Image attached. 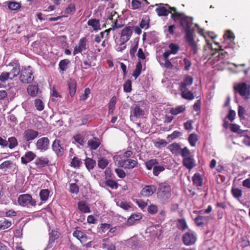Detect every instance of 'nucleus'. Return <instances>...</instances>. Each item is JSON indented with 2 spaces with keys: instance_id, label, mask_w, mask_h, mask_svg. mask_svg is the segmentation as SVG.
<instances>
[{
  "instance_id": "obj_31",
  "label": "nucleus",
  "mask_w": 250,
  "mask_h": 250,
  "mask_svg": "<svg viewBox=\"0 0 250 250\" xmlns=\"http://www.w3.org/2000/svg\"><path fill=\"white\" fill-rule=\"evenodd\" d=\"M84 164L85 167L89 170H92L96 165V162L95 160L92 158L86 157L84 160Z\"/></svg>"
},
{
  "instance_id": "obj_58",
  "label": "nucleus",
  "mask_w": 250,
  "mask_h": 250,
  "mask_svg": "<svg viewBox=\"0 0 250 250\" xmlns=\"http://www.w3.org/2000/svg\"><path fill=\"white\" fill-rule=\"evenodd\" d=\"M177 227L179 229H181V230H185L186 229H187L188 227V226H187V224L185 219H178Z\"/></svg>"
},
{
  "instance_id": "obj_29",
  "label": "nucleus",
  "mask_w": 250,
  "mask_h": 250,
  "mask_svg": "<svg viewBox=\"0 0 250 250\" xmlns=\"http://www.w3.org/2000/svg\"><path fill=\"white\" fill-rule=\"evenodd\" d=\"M156 11L159 17L167 16L170 13L163 4H160L159 6L156 9Z\"/></svg>"
},
{
  "instance_id": "obj_57",
  "label": "nucleus",
  "mask_w": 250,
  "mask_h": 250,
  "mask_svg": "<svg viewBox=\"0 0 250 250\" xmlns=\"http://www.w3.org/2000/svg\"><path fill=\"white\" fill-rule=\"evenodd\" d=\"M180 155H181L183 159L192 156L190 150L187 147H184L183 148H181Z\"/></svg>"
},
{
  "instance_id": "obj_53",
  "label": "nucleus",
  "mask_w": 250,
  "mask_h": 250,
  "mask_svg": "<svg viewBox=\"0 0 250 250\" xmlns=\"http://www.w3.org/2000/svg\"><path fill=\"white\" fill-rule=\"evenodd\" d=\"M35 106L38 111H42L43 110L44 106L42 100L39 99H35L34 101Z\"/></svg>"
},
{
  "instance_id": "obj_20",
  "label": "nucleus",
  "mask_w": 250,
  "mask_h": 250,
  "mask_svg": "<svg viewBox=\"0 0 250 250\" xmlns=\"http://www.w3.org/2000/svg\"><path fill=\"white\" fill-rule=\"evenodd\" d=\"M181 91V96L184 99L191 101L194 99L193 93L187 88H179Z\"/></svg>"
},
{
  "instance_id": "obj_4",
  "label": "nucleus",
  "mask_w": 250,
  "mask_h": 250,
  "mask_svg": "<svg viewBox=\"0 0 250 250\" xmlns=\"http://www.w3.org/2000/svg\"><path fill=\"white\" fill-rule=\"evenodd\" d=\"M234 89L244 99L250 98V85H248L245 83H240L234 86Z\"/></svg>"
},
{
  "instance_id": "obj_40",
  "label": "nucleus",
  "mask_w": 250,
  "mask_h": 250,
  "mask_svg": "<svg viewBox=\"0 0 250 250\" xmlns=\"http://www.w3.org/2000/svg\"><path fill=\"white\" fill-rule=\"evenodd\" d=\"M78 209L83 213H89L90 212L89 207L83 201H80L78 203Z\"/></svg>"
},
{
  "instance_id": "obj_42",
  "label": "nucleus",
  "mask_w": 250,
  "mask_h": 250,
  "mask_svg": "<svg viewBox=\"0 0 250 250\" xmlns=\"http://www.w3.org/2000/svg\"><path fill=\"white\" fill-rule=\"evenodd\" d=\"M11 225V221H8L5 218L0 220V229H5L10 227Z\"/></svg>"
},
{
  "instance_id": "obj_7",
  "label": "nucleus",
  "mask_w": 250,
  "mask_h": 250,
  "mask_svg": "<svg viewBox=\"0 0 250 250\" xmlns=\"http://www.w3.org/2000/svg\"><path fill=\"white\" fill-rule=\"evenodd\" d=\"M171 188L167 182L161 183L159 184L158 193L164 197L168 198L170 195Z\"/></svg>"
},
{
  "instance_id": "obj_39",
  "label": "nucleus",
  "mask_w": 250,
  "mask_h": 250,
  "mask_svg": "<svg viewBox=\"0 0 250 250\" xmlns=\"http://www.w3.org/2000/svg\"><path fill=\"white\" fill-rule=\"evenodd\" d=\"M192 181L196 186L200 187L202 186L203 179L199 173L194 174L192 177Z\"/></svg>"
},
{
  "instance_id": "obj_11",
  "label": "nucleus",
  "mask_w": 250,
  "mask_h": 250,
  "mask_svg": "<svg viewBox=\"0 0 250 250\" xmlns=\"http://www.w3.org/2000/svg\"><path fill=\"white\" fill-rule=\"evenodd\" d=\"M87 39L86 37H83L80 39L78 45H76L74 48L73 54L75 55L78 53H80L83 50L87 49L86 43Z\"/></svg>"
},
{
  "instance_id": "obj_24",
  "label": "nucleus",
  "mask_w": 250,
  "mask_h": 250,
  "mask_svg": "<svg viewBox=\"0 0 250 250\" xmlns=\"http://www.w3.org/2000/svg\"><path fill=\"white\" fill-rule=\"evenodd\" d=\"M168 148L172 154L176 156L180 155L182 148L179 144L176 143H172L169 145Z\"/></svg>"
},
{
  "instance_id": "obj_36",
  "label": "nucleus",
  "mask_w": 250,
  "mask_h": 250,
  "mask_svg": "<svg viewBox=\"0 0 250 250\" xmlns=\"http://www.w3.org/2000/svg\"><path fill=\"white\" fill-rule=\"evenodd\" d=\"M142 69V64L141 61H139L136 64V67L134 70L133 71L132 76L136 79L141 74Z\"/></svg>"
},
{
  "instance_id": "obj_33",
  "label": "nucleus",
  "mask_w": 250,
  "mask_h": 250,
  "mask_svg": "<svg viewBox=\"0 0 250 250\" xmlns=\"http://www.w3.org/2000/svg\"><path fill=\"white\" fill-rule=\"evenodd\" d=\"M87 24L92 26L94 30H98L101 29L100 23L99 20L96 19H91L88 20Z\"/></svg>"
},
{
  "instance_id": "obj_26",
  "label": "nucleus",
  "mask_w": 250,
  "mask_h": 250,
  "mask_svg": "<svg viewBox=\"0 0 250 250\" xmlns=\"http://www.w3.org/2000/svg\"><path fill=\"white\" fill-rule=\"evenodd\" d=\"M193 79L189 76H187L183 81L179 84V88H187L188 86L191 85L193 83Z\"/></svg>"
},
{
  "instance_id": "obj_9",
  "label": "nucleus",
  "mask_w": 250,
  "mask_h": 250,
  "mask_svg": "<svg viewBox=\"0 0 250 250\" xmlns=\"http://www.w3.org/2000/svg\"><path fill=\"white\" fill-rule=\"evenodd\" d=\"M52 148L58 157L62 156L64 152V146L61 144V140L55 139L52 145Z\"/></svg>"
},
{
  "instance_id": "obj_59",
  "label": "nucleus",
  "mask_w": 250,
  "mask_h": 250,
  "mask_svg": "<svg viewBox=\"0 0 250 250\" xmlns=\"http://www.w3.org/2000/svg\"><path fill=\"white\" fill-rule=\"evenodd\" d=\"M167 144V142L164 139H160L156 142L154 146L158 148H162L165 147Z\"/></svg>"
},
{
  "instance_id": "obj_23",
  "label": "nucleus",
  "mask_w": 250,
  "mask_h": 250,
  "mask_svg": "<svg viewBox=\"0 0 250 250\" xmlns=\"http://www.w3.org/2000/svg\"><path fill=\"white\" fill-rule=\"evenodd\" d=\"M28 93L32 97H36L40 92L38 84H30L27 88ZM41 92V91H40Z\"/></svg>"
},
{
  "instance_id": "obj_13",
  "label": "nucleus",
  "mask_w": 250,
  "mask_h": 250,
  "mask_svg": "<svg viewBox=\"0 0 250 250\" xmlns=\"http://www.w3.org/2000/svg\"><path fill=\"white\" fill-rule=\"evenodd\" d=\"M38 135V131L32 129H27L24 131L23 137L26 142H30L36 138Z\"/></svg>"
},
{
  "instance_id": "obj_62",
  "label": "nucleus",
  "mask_w": 250,
  "mask_h": 250,
  "mask_svg": "<svg viewBox=\"0 0 250 250\" xmlns=\"http://www.w3.org/2000/svg\"><path fill=\"white\" fill-rule=\"evenodd\" d=\"M147 211L151 214H156L158 212V207L155 205L151 204L147 208Z\"/></svg>"
},
{
  "instance_id": "obj_51",
  "label": "nucleus",
  "mask_w": 250,
  "mask_h": 250,
  "mask_svg": "<svg viewBox=\"0 0 250 250\" xmlns=\"http://www.w3.org/2000/svg\"><path fill=\"white\" fill-rule=\"evenodd\" d=\"M82 164L81 159L77 157H74L71 162V166L75 168H79Z\"/></svg>"
},
{
  "instance_id": "obj_15",
  "label": "nucleus",
  "mask_w": 250,
  "mask_h": 250,
  "mask_svg": "<svg viewBox=\"0 0 250 250\" xmlns=\"http://www.w3.org/2000/svg\"><path fill=\"white\" fill-rule=\"evenodd\" d=\"M49 144V139L47 137H42L37 141L36 146L38 149L45 151L48 148Z\"/></svg>"
},
{
  "instance_id": "obj_30",
  "label": "nucleus",
  "mask_w": 250,
  "mask_h": 250,
  "mask_svg": "<svg viewBox=\"0 0 250 250\" xmlns=\"http://www.w3.org/2000/svg\"><path fill=\"white\" fill-rule=\"evenodd\" d=\"M73 236L77 238L81 243L87 239L86 235L83 232L79 230H75L73 233Z\"/></svg>"
},
{
  "instance_id": "obj_3",
  "label": "nucleus",
  "mask_w": 250,
  "mask_h": 250,
  "mask_svg": "<svg viewBox=\"0 0 250 250\" xmlns=\"http://www.w3.org/2000/svg\"><path fill=\"white\" fill-rule=\"evenodd\" d=\"M34 79L32 67L28 66L22 68L20 72V80L23 83H30Z\"/></svg>"
},
{
  "instance_id": "obj_64",
  "label": "nucleus",
  "mask_w": 250,
  "mask_h": 250,
  "mask_svg": "<svg viewBox=\"0 0 250 250\" xmlns=\"http://www.w3.org/2000/svg\"><path fill=\"white\" fill-rule=\"evenodd\" d=\"M246 110L245 108L241 105H239L238 107V114L241 120H244L245 119L244 116Z\"/></svg>"
},
{
  "instance_id": "obj_27",
  "label": "nucleus",
  "mask_w": 250,
  "mask_h": 250,
  "mask_svg": "<svg viewBox=\"0 0 250 250\" xmlns=\"http://www.w3.org/2000/svg\"><path fill=\"white\" fill-rule=\"evenodd\" d=\"M142 218L141 213L132 214L127 219V225L132 226L135 223L136 221H139Z\"/></svg>"
},
{
  "instance_id": "obj_46",
  "label": "nucleus",
  "mask_w": 250,
  "mask_h": 250,
  "mask_svg": "<svg viewBox=\"0 0 250 250\" xmlns=\"http://www.w3.org/2000/svg\"><path fill=\"white\" fill-rule=\"evenodd\" d=\"M105 184L112 189H117L118 188V184L116 181L112 180V179L105 180Z\"/></svg>"
},
{
  "instance_id": "obj_34",
  "label": "nucleus",
  "mask_w": 250,
  "mask_h": 250,
  "mask_svg": "<svg viewBox=\"0 0 250 250\" xmlns=\"http://www.w3.org/2000/svg\"><path fill=\"white\" fill-rule=\"evenodd\" d=\"M186 110L185 105H180L176 107H172L170 109L169 112L173 115H177L184 112Z\"/></svg>"
},
{
  "instance_id": "obj_6",
  "label": "nucleus",
  "mask_w": 250,
  "mask_h": 250,
  "mask_svg": "<svg viewBox=\"0 0 250 250\" xmlns=\"http://www.w3.org/2000/svg\"><path fill=\"white\" fill-rule=\"evenodd\" d=\"M7 66L8 67V70L9 72V75L11 76V80L17 77L21 72L20 65L18 61L10 62Z\"/></svg>"
},
{
  "instance_id": "obj_45",
  "label": "nucleus",
  "mask_w": 250,
  "mask_h": 250,
  "mask_svg": "<svg viewBox=\"0 0 250 250\" xmlns=\"http://www.w3.org/2000/svg\"><path fill=\"white\" fill-rule=\"evenodd\" d=\"M197 135L195 133L190 134L188 138V141L191 146H195L198 141Z\"/></svg>"
},
{
  "instance_id": "obj_5",
  "label": "nucleus",
  "mask_w": 250,
  "mask_h": 250,
  "mask_svg": "<svg viewBox=\"0 0 250 250\" xmlns=\"http://www.w3.org/2000/svg\"><path fill=\"white\" fill-rule=\"evenodd\" d=\"M208 47L210 48L211 57L209 59H211V62L214 66H217L219 64V44L214 42V47L212 43H208Z\"/></svg>"
},
{
  "instance_id": "obj_61",
  "label": "nucleus",
  "mask_w": 250,
  "mask_h": 250,
  "mask_svg": "<svg viewBox=\"0 0 250 250\" xmlns=\"http://www.w3.org/2000/svg\"><path fill=\"white\" fill-rule=\"evenodd\" d=\"M74 139L77 143L81 146H83L85 143L84 138L81 134H77L76 135L74 136Z\"/></svg>"
},
{
  "instance_id": "obj_37",
  "label": "nucleus",
  "mask_w": 250,
  "mask_h": 250,
  "mask_svg": "<svg viewBox=\"0 0 250 250\" xmlns=\"http://www.w3.org/2000/svg\"><path fill=\"white\" fill-rule=\"evenodd\" d=\"M116 102H117L116 97L115 96H113L111 98V99L108 104V114H109L112 115L113 114V111L115 109Z\"/></svg>"
},
{
  "instance_id": "obj_17",
  "label": "nucleus",
  "mask_w": 250,
  "mask_h": 250,
  "mask_svg": "<svg viewBox=\"0 0 250 250\" xmlns=\"http://www.w3.org/2000/svg\"><path fill=\"white\" fill-rule=\"evenodd\" d=\"M131 112L132 115L136 118L142 117L145 114L144 110L139 104H135L131 107Z\"/></svg>"
},
{
  "instance_id": "obj_8",
  "label": "nucleus",
  "mask_w": 250,
  "mask_h": 250,
  "mask_svg": "<svg viewBox=\"0 0 250 250\" xmlns=\"http://www.w3.org/2000/svg\"><path fill=\"white\" fill-rule=\"evenodd\" d=\"M132 34V27L130 26H125L121 31V45L125 44V42H128Z\"/></svg>"
},
{
  "instance_id": "obj_47",
  "label": "nucleus",
  "mask_w": 250,
  "mask_h": 250,
  "mask_svg": "<svg viewBox=\"0 0 250 250\" xmlns=\"http://www.w3.org/2000/svg\"><path fill=\"white\" fill-rule=\"evenodd\" d=\"M229 128L231 132L237 133L238 134H242L244 131L240 128V126L236 124H230Z\"/></svg>"
},
{
  "instance_id": "obj_60",
  "label": "nucleus",
  "mask_w": 250,
  "mask_h": 250,
  "mask_svg": "<svg viewBox=\"0 0 250 250\" xmlns=\"http://www.w3.org/2000/svg\"><path fill=\"white\" fill-rule=\"evenodd\" d=\"M165 167L162 166H155L153 168V174L154 175L157 176L161 172L165 170Z\"/></svg>"
},
{
  "instance_id": "obj_43",
  "label": "nucleus",
  "mask_w": 250,
  "mask_h": 250,
  "mask_svg": "<svg viewBox=\"0 0 250 250\" xmlns=\"http://www.w3.org/2000/svg\"><path fill=\"white\" fill-rule=\"evenodd\" d=\"M8 7L11 10H17L21 7V4L18 2L10 1L8 2Z\"/></svg>"
},
{
  "instance_id": "obj_38",
  "label": "nucleus",
  "mask_w": 250,
  "mask_h": 250,
  "mask_svg": "<svg viewBox=\"0 0 250 250\" xmlns=\"http://www.w3.org/2000/svg\"><path fill=\"white\" fill-rule=\"evenodd\" d=\"M139 39L136 38L134 40V44H132L130 49L129 50L130 55L131 58H134L135 56V53L136 51L138 48V43H139Z\"/></svg>"
},
{
  "instance_id": "obj_41",
  "label": "nucleus",
  "mask_w": 250,
  "mask_h": 250,
  "mask_svg": "<svg viewBox=\"0 0 250 250\" xmlns=\"http://www.w3.org/2000/svg\"><path fill=\"white\" fill-rule=\"evenodd\" d=\"M49 194L50 191L48 189H41L39 193L41 200L42 201H46L48 199Z\"/></svg>"
},
{
  "instance_id": "obj_18",
  "label": "nucleus",
  "mask_w": 250,
  "mask_h": 250,
  "mask_svg": "<svg viewBox=\"0 0 250 250\" xmlns=\"http://www.w3.org/2000/svg\"><path fill=\"white\" fill-rule=\"evenodd\" d=\"M49 163L48 158L44 157H38L35 161V164L38 168L46 167L49 165Z\"/></svg>"
},
{
  "instance_id": "obj_14",
  "label": "nucleus",
  "mask_w": 250,
  "mask_h": 250,
  "mask_svg": "<svg viewBox=\"0 0 250 250\" xmlns=\"http://www.w3.org/2000/svg\"><path fill=\"white\" fill-rule=\"evenodd\" d=\"M156 187L154 185L146 186L141 190L140 194L144 197H149L156 191Z\"/></svg>"
},
{
  "instance_id": "obj_16",
  "label": "nucleus",
  "mask_w": 250,
  "mask_h": 250,
  "mask_svg": "<svg viewBox=\"0 0 250 250\" xmlns=\"http://www.w3.org/2000/svg\"><path fill=\"white\" fill-rule=\"evenodd\" d=\"M138 161L137 160L127 159L125 160H122L120 162V165L121 166L127 169H132L136 167L138 164Z\"/></svg>"
},
{
  "instance_id": "obj_56",
  "label": "nucleus",
  "mask_w": 250,
  "mask_h": 250,
  "mask_svg": "<svg viewBox=\"0 0 250 250\" xmlns=\"http://www.w3.org/2000/svg\"><path fill=\"white\" fill-rule=\"evenodd\" d=\"M59 237V233L58 231L52 230L50 233L49 242L53 243Z\"/></svg>"
},
{
  "instance_id": "obj_44",
  "label": "nucleus",
  "mask_w": 250,
  "mask_h": 250,
  "mask_svg": "<svg viewBox=\"0 0 250 250\" xmlns=\"http://www.w3.org/2000/svg\"><path fill=\"white\" fill-rule=\"evenodd\" d=\"M18 145V140L15 137H9L8 139V146L10 149H13Z\"/></svg>"
},
{
  "instance_id": "obj_50",
  "label": "nucleus",
  "mask_w": 250,
  "mask_h": 250,
  "mask_svg": "<svg viewBox=\"0 0 250 250\" xmlns=\"http://www.w3.org/2000/svg\"><path fill=\"white\" fill-rule=\"evenodd\" d=\"M124 91L126 93H130L132 91V82L130 80H127L123 84Z\"/></svg>"
},
{
  "instance_id": "obj_48",
  "label": "nucleus",
  "mask_w": 250,
  "mask_h": 250,
  "mask_svg": "<svg viewBox=\"0 0 250 250\" xmlns=\"http://www.w3.org/2000/svg\"><path fill=\"white\" fill-rule=\"evenodd\" d=\"M70 62V61L68 59H63L61 60L59 63V68L62 71H65L67 69V66Z\"/></svg>"
},
{
  "instance_id": "obj_19",
  "label": "nucleus",
  "mask_w": 250,
  "mask_h": 250,
  "mask_svg": "<svg viewBox=\"0 0 250 250\" xmlns=\"http://www.w3.org/2000/svg\"><path fill=\"white\" fill-rule=\"evenodd\" d=\"M36 154L31 151L26 152L25 154L21 157V163L22 164L26 165L33 161L36 157Z\"/></svg>"
},
{
  "instance_id": "obj_28",
  "label": "nucleus",
  "mask_w": 250,
  "mask_h": 250,
  "mask_svg": "<svg viewBox=\"0 0 250 250\" xmlns=\"http://www.w3.org/2000/svg\"><path fill=\"white\" fill-rule=\"evenodd\" d=\"M208 217L199 215L194 219V222L197 226L203 227L207 223Z\"/></svg>"
},
{
  "instance_id": "obj_55",
  "label": "nucleus",
  "mask_w": 250,
  "mask_h": 250,
  "mask_svg": "<svg viewBox=\"0 0 250 250\" xmlns=\"http://www.w3.org/2000/svg\"><path fill=\"white\" fill-rule=\"evenodd\" d=\"M108 164V161L104 158H101L98 161V166L100 168H105Z\"/></svg>"
},
{
  "instance_id": "obj_35",
  "label": "nucleus",
  "mask_w": 250,
  "mask_h": 250,
  "mask_svg": "<svg viewBox=\"0 0 250 250\" xmlns=\"http://www.w3.org/2000/svg\"><path fill=\"white\" fill-rule=\"evenodd\" d=\"M102 247L103 249L106 250H116V247L114 244L108 241V239H104Z\"/></svg>"
},
{
  "instance_id": "obj_52",
  "label": "nucleus",
  "mask_w": 250,
  "mask_h": 250,
  "mask_svg": "<svg viewBox=\"0 0 250 250\" xmlns=\"http://www.w3.org/2000/svg\"><path fill=\"white\" fill-rule=\"evenodd\" d=\"M168 47L170 50L169 51L172 54H176L180 49V47L178 45L174 44L173 43H170L168 45Z\"/></svg>"
},
{
  "instance_id": "obj_10",
  "label": "nucleus",
  "mask_w": 250,
  "mask_h": 250,
  "mask_svg": "<svg viewBox=\"0 0 250 250\" xmlns=\"http://www.w3.org/2000/svg\"><path fill=\"white\" fill-rule=\"evenodd\" d=\"M119 15L116 12H111L110 16L108 19L110 20L112 23L111 27H113V29L121 28L124 26L122 20H120V23L118 20L119 18Z\"/></svg>"
},
{
  "instance_id": "obj_32",
  "label": "nucleus",
  "mask_w": 250,
  "mask_h": 250,
  "mask_svg": "<svg viewBox=\"0 0 250 250\" xmlns=\"http://www.w3.org/2000/svg\"><path fill=\"white\" fill-rule=\"evenodd\" d=\"M68 84L69 86V94L71 97H72L76 93L77 83L75 81L70 80L68 82Z\"/></svg>"
},
{
  "instance_id": "obj_49",
  "label": "nucleus",
  "mask_w": 250,
  "mask_h": 250,
  "mask_svg": "<svg viewBox=\"0 0 250 250\" xmlns=\"http://www.w3.org/2000/svg\"><path fill=\"white\" fill-rule=\"evenodd\" d=\"M232 196L236 199L241 198L242 196V190L237 188H232L231 190Z\"/></svg>"
},
{
  "instance_id": "obj_1",
  "label": "nucleus",
  "mask_w": 250,
  "mask_h": 250,
  "mask_svg": "<svg viewBox=\"0 0 250 250\" xmlns=\"http://www.w3.org/2000/svg\"><path fill=\"white\" fill-rule=\"evenodd\" d=\"M179 19L180 20L181 25L186 33V39L188 45L191 47V50L193 54H196L197 52V45L194 41V37L192 31H191V23L188 20V18L184 15L182 16Z\"/></svg>"
},
{
  "instance_id": "obj_2",
  "label": "nucleus",
  "mask_w": 250,
  "mask_h": 250,
  "mask_svg": "<svg viewBox=\"0 0 250 250\" xmlns=\"http://www.w3.org/2000/svg\"><path fill=\"white\" fill-rule=\"evenodd\" d=\"M19 205L23 207H35L36 206V201L29 194L20 195L18 198Z\"/></svg>"
},
{
  "instance_id": "obj_12",
  "label": "nucleus",
  "mask_w": 250,
  "mask_h": 250,
  "mask_svg": "<svg viewBox=\"0 0 250 250\" xmlns=\"http://www.w3.org/2000/svg\"><path fill=\"white\" fill-rule=\"evenodd\" d=\"M182 240L185 245L191 246L195 243L196 237L195 235L191 232H186L183 235Z\"/></svg>"
},
{
  "instance_id": "obj_54",
  "label": "nucleus",
  "mask_w": 250,
  "mask_h": 250,
  "mask_svg": "<svg viewBox=\"0 0 250 250\" xmlns=\"http://www.w3.org/2000/svg\"><path fill=\"white\" fill-rule=\"evenodd\" d=\"M145 164L147 169L150 170L153 167H154V166L158 164V161L155 159H153L146 162Z\"/></svg>"
},
{
  "instance_id": "obj_25",
  "label": "nucleus",
  "mask_w": 250,
  "mask_h": 250,
  "mask_svg": "<svg viewBox=\"0 0 250 250\" xmlns=\"http://www.w3.org/2000/svg\"><path fill=\"white\" fill-rule=\"evenodd\" d=\"M101 145L100 140L97 137H93L87 142V145L91 150L96 149Z\"/></svg>"
},
{
  "instance_id": "obj_63",
  "label": "nucleus",
  "mask_w": 250,
  "mask_h": 250,
  "mask_svg": "<svg viewBox=\"0 0 250 250\" xmlns=\"http://www.w3.org/2000/svg\"><path fill=\"white\" fill-rule=\"evenodd\" d=\"M8 79L11 80V76L8 72H3L0 75V81L2 83H5Z\"/></svg>"
},
{
  "instance_id": "obj_22",
  "label": "nucleus",
  "mask_w": 250,
  "mask_h": 250,
  "mask_svg": "<svg viewBox=\"0 0 250 250\" xmlns=\"http://www.w3.org/2000/svg\"><path fill=\"white\" fill-rule=\"evenodd\" d=\"M166 6H167L169 10H170V11H169V13H171V18L174 21H177V20L180 17L184 15V13L177 12L176 7H170L168 4H166Z\"/></svg>"
},
{
  "instance_id": "obj_21",
  "label": "nucleus",
  "mask_w": 250,
  "mask_h": 250,
  "mask_svg": "<svg viewBox=\"0 0 250 250\" xmlns=\"http://www.w3.org/2000/svg\"><path fill=\"white\" fill-rule=\"evenodd\" d=\"M182 163L183 165L189 170L195 166V161L192 156L183 159Z\"/></svg>"
}]
</instances>
